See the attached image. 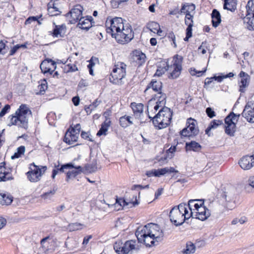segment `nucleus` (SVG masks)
Segmentation results:
<instances>
[{
    "label": "nucleus",
    "instance_id": "obj_1",
    "mask_svg": "<svg viewBox=\"0 0 254 254\" xmlns=\"http://www.w3.org/2000/svg\"><path fill=\"white\" fill-rule=\"evenodd\" d=\"M234 188L233 187L221 189L215 188L213 191L209 194V207H216L219 210H221V207L232 209L234 207L232 202L234 198Z\"/></svg>",
    "mask_w": 254,
    "mask_h": 254
},
{
    "label": "nucleus",
    "instance_id": "obj_2",
    "mask_svg": "<svg viewBox=\"0 0 254 254\" xmlns=\"http://www.w3.org/2000/svg\"><path fill=\"white\" fill-rule=\"evenodd\" d=\"M106 31L114 37L119 43H127L133 38L134 35L131 28L127 26L125 28L123 19L121 17L113 19L108 18L106 22Z\"/></svg>",
    "mask_w": 254,
    "mask_h": 254
},
{
    "label": "nucleus",
    "instance_id": "obj_3",
    "mask_svg": "<svg viewBox=\"0 0 254 254\" xmlns=\"http://www.w3.org/2000/svg\"><path fill=\"white\" fill-rule=\"evenodd\" d=\"M31 114V111L25 104L20 106L19 109L15 112L14 116H10V123L8 124L9 126L16 125L20 127L27 128L29 116Z\"/></svg>",
    "mask_w": 254,
    "mask_h": 254
},
{
    "label": "nucleus",
    "instance_id": "obj_4",
    "mask_svg": "<svg viewBox=\"0 0 254 254\" xmlns=\"http://www.w3.org/2000/svg\"><path fill=\"white\" fill-rule=\"evenodd\" d=\"M183 57L180 55H176L174 57L173 64L169 65L167 63L166 65L161 69H157L155 75L158 76H161L165 72L168 71L170 75L169 78L175 79L178 78L181 74L182 69Z\"/></svg>",
    "mask_w": 254,
    "mask_h": 254
},
{
    "label": "nucleus",
    "instance_id": "obj_5",
    "mask_svg": "<svg viewBox=\"0 0 254 254\" xmlns=\"http://www.w3.org/2000/svg\"><path fill=\"white\" fill-rule=\"evenodd\" d=\"M169 217L171 222L175 226L182 225L186 219L190 217L189 211L187 209V205L181 203L174 207L170 212Z\"/></svg>",
    "mask_w": 254,
    "mask_h": 254
},
{
    "label": "nucleus",
    "instance_id": "obj_6",
    "mask_svg": "<svg viewBox=\"0 0 254 254\" xmlns=\"http://www.w3.org/2000/svg\"><path fill=\"white\" fill-rule=\"evenodd\" d=\"M172 112L168 107L162 108L157 115L153 118L149 115L148 117L152 121L154 127L158 129H161L167 127L171 123L172 116Z\"/></svg>",
    "mask_w": 254,
    "mask_h": 254
},
{
    "label": "nucleus",
    "instance_id": "obj_7",
    "mask_svg": "<svg viewBox=\"0 0 254 254\" xmlns=\"http://www.w3.org/2000/svg\"><path fill=\"white\" fill-rule=\"evenodd\" d=\"M126 68L127 65L123 62L116 64L110 75V82L115 84H122V79L126 75Z\"/></svg>",
    "mask_w": 254,
    "mask_h": 254
},
{
    "label": "nucleus",
    "instance_id": "obj_8",
    "mask_svg": "<svg viewBox=\"0 0 254 254\" xmlns=\"http://www.w3.org/2000/svg\"><path fill=\"white\" fill-rule=\"evenodd\" d=\"M47 168L46 166H37L34 163L31 164L29 167L30 170L26 173L28 180L32 182L39 181Z\"/></svg>",
    "mask_w": 254,
    "mask_h": 254
},
{
    "label": "nucleus",
    "instance_id": "obj_9",
    "mask_svg": "<svg viewBox=\"0 0 254 254\" xmlns=\"http://www.w3.org/2000/svg\"><path fill=\"white\" fill-rule=\"evenodd\" d=\"M240 114L237 115L234 112H231L225 118V132L230 136H234L236 131V125L234 121H238Z\"/></svg>",
    "mask_w": 254,
    "mask_h": 254
},
{
    "label": "nucleus",
    "instance_id": "obj_10",
    "mask_svg": "<svg viewBox=\"0 0 254 254\" xmlns=\"http://www.w3.org/2000/svg\"><path fill=\"white\" fill-rule=\"evenodd\" d=\"M247 14L244 18V22L246 23L247 28L249 30H254V0L248 1L246 5Z\"/></svg>",
    "mask_w": 254,
    "mask_h": 254
},
{
    "label": "nucleus",
    "instance_id": "obj_11",
    "mask_svg": "<svg viewBox=\"0 0 254 254\" xmlns=\"http://www.w3.org/2000/svg\"><path fill=\"white\" fill-rule=\"evenodd\" d=\"M138 228H141L142 230H144L147 235H149L156 239L157 243L161 241L163 234L162 231H160V228L158 225L151 223L147 224L143 227H138Z\"/></svg>",
    "mask_w": 254,
    "mask_h": 254
},
{
    "label": "nucleus",
    "instance_id": "obj_12",
    "mask_svg": "<svg viewBox=\"0 0 254 254\" xmlns=\"http://www.w3.org/2000/svg\"><path fill=\"white\" fill-rule=\"evenodd\" d=\"M136 241L129 240L126 241L123 246L120 243H115L114 248L118 254H127L133 250H138L139 248L136 247Z\"/></svg>",
    "mask_w": 254,
    "mask_h": 254
},
{
    "label": "nucleus",
    "instance_id": "obj_13",
    "mask_svg": "<svg viewBox=\"0 0 254 254\" xmlns=\"http://www.w3.org/2000/svg\"><path fill=\"white\" fill-rule=\"evenodd\" d=\"M150 88H151L153 91L157 93V94L155 95L156 98H158V101L160 103L163 104L164 101L166 100V95L162 92V82L159 80L152 79L146 87L144 92H146V91Z\"/></svg>",
    "mask_w": 254,
    "mask_h": 254
},
{
    "label": "nucleus",
    "instance_id": "obj_14",
    "mask_svg": "<svg viewBox=\"0 0 254 254\" xmlns=\"http://www.w3.org/2000/svg\"><path fill=\"white\" fill-rule=\"evenodd\" d=\"M135 235L138 242L144 243L146 247H150L156 245L155 244V243H157L156 239L153 238L149 235H147L145 231L142 230L141 228H137Z\"/></svg>",
    "mask_w": 254,
    "mask_h": 254
},
{
    "label": "nucleus",
    "instance_id": "obj_15",
    "mask_svg": "<svg viewBox=\"0 0 254 254\" xmlns=\"http://www.w3.org/2000/svg\"><path fill=\"white\" fill-rule=\"evenodd\" d=\"M196 121L192 118L188 119L187 120L188 126L184 128L181 132L182 136L185 137H193L196 135L199 130L196 127Z\"/></svg>",
    "mask_w": 254,
    "mask_h": 254
},
{
    "label": "nucleus",
    "instance_id": "obj_16",
    "mask_svg": "<svg viewBox=\"0 0 254 254\" xmlns=\"http://www.w3.org/2000/svg\"><path fill=\"white\" fill-rule=\"evenodd\" d=\"M198 203L194 204L193 213H195V217L201 221L206 219V208L204 205V199H199Z\"/></svg>",
    "mask_w": 254,
    "mask_h": 254
},
{
    "label": "nucleus",
    "instance_id": "obj_17",
    "mask_svg": "<svg viewBox=\"0 0 254 254\" xmlns=\"http://www.w3.org/2000/svg\"><path fill=\"white\" fill-rule=\"evenodd\" d=\"M83 7L79 4L75 5L66 14V16L70 15L69 21L71 24H74L79 21L82 18Z\"/></svg>",
    "mask_w": 254,
    "mask_h": 254
},
{
    "label": "nucleus",
    "instance_id": "obj_18",
    "mask_svg": "<svg viewBox=\"0 0 254 254\" xmlns=\"http://www.w3.org/2000/svg\"><path fill=\"white\" fill-rule=\"evenodd\" d=\"M40 68L44 74L49 73L52 74L56 69V63L51 59H48L43 61L40 64Z\"/></svg>",
    "mask_w": 254,
    "mask_h": 254
},
{
    "label": "nucleus",
    "instance_id": "obj_19",
    "mask_svg": "<svg viewBox=\"0 0 254 254\" xmlns=\"http://www.w3.org/2000/svg\"><path fill=\"white\" fill-rule=\"evenodd\" d=\"M138 202L136 199L135 201L127 202L122 198H117L116 203H115V207L117 210L122 209L124 207L127 206V208L132 207L138 204Z\"/></svg>",
    "mask_w": 254,
    "mask_h": 254
},
{
    "label": "nucleus",
    "instance_id": "obj_20",
    "mask_svg": "<svg viewBox=\"0 0 254 254\" xmlns=\"http://www.w3.org/2000/svg\"><path fill=\"white\" fill-rule=\"evenodd\" d=\"M242 115L248 122L254 123V107L248 102L245 106Z\"/></svg>",
    "mask_w": 254,
    "mask_h": 254
},
{
    "label": "nucleus",
    "instance_id": "obj_21",
    "mask_svg": "<svg viewBox=\"0 0 254 254\" xmlns=\"http://www.w3.org/2000/svg\"><path fill=\"white\" fill-rule=\"evenodd\" d=\"M240 167L244 170H249L254 165V158L252 156L242 157L239 162Z\"/></svg>",
    "mask_w": 254,
    "mask_h": 254
},
{
    "label": "nucleus",
    "instance_id": "obj_22",
    "mask_svg": "<svg viewBox=\"0 0 254 254\" xmlns=\"http://www.w3.org/2000/svg\"><path fill=\"white\" fill-rule=\"evenodd\" d=\"M239 75L241 78L239 91L241 93H244L246 91L245 88L248 87L249 85L250 76L248 73L243 71H241Z\"/></svg>",
    "mask_w": 254,
    "mask_h": 254
},
{
    "label": "nucleus",
    "instance_id": "obj_23",
    "mask_svg": "<svg viewBox=\"0 0 254 254\" xmlns=\"http://www.w3.org/2000/svg\"><path fill=\"white\" fill-rule=\"evenodd\" d=\"M79 134L78 132L75 133L73 130L71 131L69 128L65 132L64 141L69 145H71L77 141Z\"/></svg>",
    "mask_w": 254,
    "mask_h": 254
},
{
    "label": "nucleus",
    "instance_id": "obj_24",
    "mask_svg": "<svg viewBox=\"0 0 254 254\" xmlns=\"http://www.w3.org/2000/svg\"><path fill=\"white\" fill-rule=\"evenodd\" d=\"M93 18L92 16H88L87 18H85L83 17L81 19L78 21V23L77 24V26L82 29L88 30L92 26V23H94L92 22Z\"/></svg>",
    "mask_w": 254,
    "mask_h": 254
},
{
    "label": "nucleus",
    "instance_id": "obj_25",
    "mask_svg": "<svg viewBox=\"0 0 254 254\" xmlns=\"http://www.w3.org/2000/svg\"><path fill=\"white\" fill-rule=\"evenodd\" d=\"M132 58L138 66H141L145 62L146 56L139 51H135L133 52Z\"/></svg>",
    "mask_w": 254,
    "mask_h": 254
},
{
    "label": "nucleus",
    "instance_id": "obj_26",
    "mask_svg": "<svg viewBox=\"0 0 254 254\" xmlns=\"http://www.w3.org/2000/svg\"><path fill=\"white\" fill-rule=\"evenodd\" d=\"M4 165V163H0V182H4L13 179L11 174L6 171Z\"/></svg>",
    "mask_w": 254,
    "mask_h": 254
},
{
    "label": "nucleus",
    "instance_id": "obj_27",
    "mask_svg": "<svg viewBox=\"0 0 254 254\" xmlns=\"http://www.w3.org/2000/svg\"><path fill=\"white\" fill-rule=\"evenodd\" d=\"M74 166L72 163H67L61 166L59 164L57 166H55V168L53 170L52 178L54 179L56 176L59 173H63L64 172V169H68L73 168Z\"/></svg>",
    "mask_w": 254,
    "mask_h": 254
},
{
    "label": "nucleus",
    "instance_id": "obj_28",
    "mask_svg": "<svg viewBox=\"0 0 254 254\" xmlns=\"http://www.w3.org/2000/svg\"><path fill=\"white\" fill-rule=\"evenodd\" d=\"M211 16L212 26L214 27H217L221 22L220 13L216 9H213Z\"/></svg>",
    "mask_w": 254,
    "mask_h": 254
},
{
    "label": "nucleus",
    "instance_id": "obj_29",
    "mask_svg": "<svg viewBox=\"0 0 254 254\" xmlns=\"http://www.w3.org/2000/svg\"><path fill=\"white\" fill-rule=\"evenodd\" d=\"M66 31V26L62 24L61 25H55L53 30L52 35L54 37H63Z\"/></svg>",
    "mask_w": 254,
    "mask_h": 254
},
{
    "label": "nucleus",
    "instance_id": "obj_30",
    "mask_svg": "<svg viewBox=\"0 0 254 254\" xmlns=\"http://www.w3.org/2000/svg\"><path fill=\"white\" fill-rule=\"evenodd\" d=\"M195 246L191 242H188L185 248L180 252L179 254H192L195 253Z\"/></svg>",
    "mask_w": 254,
    "mask_h": 254
},
{
    "label": "nucleus",
    "instance_id": "obj_31",
    "mask_svg": "<svg viewBox=\"0 0 254 254\" xmlns=\"http://www.w3.org/2000/svg\"><path fill=\"white\" fill-rule=\"evenodd\" d=\"M195 9V5L193 4L186 3L184 4L181 9V12L184 13L186 14L188 13L190 15H193L194 13V10Z\"/></svg>",
    "mask_w": 254,
    "mask_h": 254
},
{
    "label": "nucleus",
    "instance_id": "obj_32",
    "mask_svg": "<svg viewBox=\"0 0 254 254\" xmlns=\"http://www.w3.org/2000/svg\"><path fill=\"white\" fill-rule=\"evenodd\" d=\"M130 107L135 116H140V115L142 114L143 111V104L133 102L131 103Z\"/></svg>",
    "mask_w": 254,
    "mask_h": 254
},
{
    "label": "nucleus",
    "instance_id": "obj_33",
    "mask_svg": "<svg viewBox=\"0 0 254 254\" xmlns=\"http://www.w3.org/2000/svg\"><path fill=\"white\" fill-rule=\"evenodd\" d=\"M223 8L232 12L236 9L237 3L234 0H224Z\"/></svg>",
    "mask_w": 254,
    "mask_h": 254
},
{
    "label": "nucleus",
    "instance_id": "obj_34",
    "mask_svg": "<svg viewBox=\"0 0 254 254\" xmlns=\"http://www.w3.org/2000/svg\"><path fill=\"white\" fill-rule=\"evenodd\" d=\"M186 148L187 150L198 151L201 148V146L196 142L191 141L190 142H187L186 143Z\"/></svg>",
    "mask_w": 254,
    "mask_h": 254
},
{
    "label": "nucleus",
    "instance_id": "obj_35",
    "mask_svg": "<svg viewBox=\"0 0 254 254\" xmlns=\"http://www.w3.org/2000/svg\"><path fill=\"white\" fill-rule=\"evenodd\" d=\"M73 168L75 169L71 171H68L66 174L67 181L69 179L75 177L82 172V168L80 166L75 167H74Z\"/></svg>",
    "mask_w": 254,
    "mask_h": 254
},
{
    "label": "nucleus",
    "instance_id": "obj_36",
    "mask_svg": "<svg viewBox=\"0 0 254 254\" xmlns=\"http://www.w3.org/2000/svg\"><path fill=\"white\" fill-rule=\"evenodd\" d=\"M1 197L0 199V203L2 205H9L12 201V197L7 194L0 193Z\"/></svg>",
    "mask_w": 254,
    "mask_h": 254
},
{
    "label": "nucleus",
    "instance_id": "obj_37",
    "mask_svg": "<svg viewBox=\"0 0 254 254\" xmlns=\"http://www.w3.org/2000/svg\"><path fill=\"white\" fill-rule=\"evenodd\" d=\"M57 190V187L55 186L52 190H50V191H48L41 195V197L44 199L51 200L55 194Z\"/></svg>",
    "mask_w": 254,
    "mask_h": 254
},
{
    "label": "nucleus",
    "instance_id": "obj_38",
    "mask_svg": "<svg viewBox=\"0 0 254 254\" xmlns=\"http://www.w3.org/2000/svg\"><path fill=\"white\" fill-rule=\"evenodd\" d=\"M223 125V121L220 120H213L211 121L207 127V133L212 129L217 128L219 126Z\"/></svg>",
    "mask_w": 254,
    "mask_h": 254
},
{
    "label": "nucleus",
    "instance_id": "obj_39",
    "mask_svg": "<svg viewBox=\"0 0 254 254\" xmlns=\"http://www.w3.org/2000/svg\"><path fill=\"white\" fill-rule=\"evenodd\" d=\"M25 151V148L24 146H20L17 149V151L14 153V155L11 156V159L18 158L23 155Z\"/></svg>",
    "mask_w": 254,
    "mask_h": 254
},
{
    "label": "nucleus",
    "instance_id": "obj_40",
    "mask_svg": "<svg viewBox=\"0 0 254 254\" xmlns=\"http://www.w3.org/2000/svg\"><path fill=\"white\" fill-rule=\"evenodd\" d=\"M97 168L96 161H94L92 163L87 164L85 166L86 170L90 173L96 172Z\"/></svg>",
    "mask_w": 254,
    "mask_h": 254
},
{
    "label": "nucleus",
    "instance_id": "obj_41",
    "mask_svg": "<svg viewBox=\"0 0 254 254\" xmlns=\"http://www.w3.org/2000/svg\"><path fill=\"white\" fill-rule=\"evenodd\" d=\"M207 79H209V80L207 81V85H209L213 80H215L218 82H221L224 79H225V77L224 74H223L222 73H220L217 76L216 75H214L213 77L210 78L207 77Z\"/></svg>",
    "mask_w": 254,
    "mask_h": 254
},
{
    "label": "nucleus",
    "instance_id": "obj_42",
    "mask_svg": "<svg viewBox=\"0 0 254 254\" xmlns=\"http://www.w3.org/2000/svg\"><path fill=\"white\" fill-rule=\"evenodd\" d=\"M82 224L79 223H73L68 225L67 229L69 231H74L80 230L82 228Z\"/></svg>",
    "mask_w": 254,
    "mask_h": 254
},
{
    "label": "nucleus",
    "instance_id": "obj_43",
    "mask_svg": "<svg viewBox=\"0 0 254 254\" xmlns=\"http://www.w3.org/2000/svg\"><path fill=\"white\" fill-rule=\"evenodd\" d=\"M110 123V121H109L108 123L104 122V124L102 125L101 127L100 128V129L97 133V135L98 136H101L103 134H106V132L108 130V127L109 126Z\"/></svg>",
    "mask_w": 254,
    "mask_h": 254
},
{
    "label": "nucleus",
    "instance_id": "obj_44",
    "mask_svg": "<svg viewBox=\"0 0 254 254\" xmlns=\"http://www.w3.org/2000/svg\"><path fill=\"white\" fill-rule=\"evenodd\" d=\"M206 71V67L203 69L202 70H197L195 68L191 69L190 71V74L192 76L196 75L197 77L202 76Z\"/></svg>",
    "mask_w": 254,
    "mask_h": 254
},
{
    "label": "nucleus",
    "instance_id": "obj_45",
    "mask_svg": "<svg viewBox=\"0 0 254 254\" xmlns=\"http://www.w3.org/2000/svg\"><path fill=\"white\" fill-rule=\"evenodd\" d=\"M160 25L159 24L155 22L152 21L149 22L147 24V28L152 32L155 33V30H157L158 28H159Z\"/></svg>",
    "mask_w": 254,
    "mask_h": 254
},
{
    "label": "nucleus",
    "instance_id": "obj_46",
    "mask_svg": "<svg viewBox=\"0 0 254 254\" xmlns=\"http://www.w3.org/2000/svg\"><path fill=\"white\" fill-rule=\"evenodd\" d=\"M64 70H65L66 72H74L78 70V68L75 64H68L67 65H65Z\"/></svg>",
    "mask_w": 254,
    "mask_h": 254
},
{
    "label": "nucleus",
    "instance_id": "obj_47",
    "mask_svg": "<svg viewBox=\"0 0 254 254\" xmlns=\"http://www.w3.org/2000/svg\"><path fill=\"white\" fill-rule=\"evenodd\" d=\"M198 200L199 199H191L189 201L188 205H187V207L188 206L190 211V213L189 214L190 216L192 215L193 213V207H194V204L198 203Z\"/></svg>",
    "mask_w": 254,
    "mask_h": 254
},
{
    "label": "nucleus",
    "instance_id": "obj_48",
    "mask_svg": "<svg viewBox=\"0 0 254 254\" xmlns=\"http://www.w3.org/2000/svg\"><path fill=\"white\" fill-rule=\"evenodd\" d=\"M155 177H160L161 176L164 175L167 173V171L165 168L154 169Z\"/></svg>",
    "mask_w": 254,
    "mask_h": 254
},
{
    "label": "nucleus",
    "instance_id": "obj_49",
    "mask_svg": "<svg viewBox=\"0 0 254 254\" xmlns=\"http://www.w3.org/2000/svg\"><path fill=\"white\" fill-rule=\"evenodd\" d=\"M193 26L192 25H190V26H188L186 29V36L184 38V40L185 41H188L191 36H192V27Z\"/></svg>",
    "mask_w": 254,
    "mask_h": 254
},
{
    "label": "nucleus",
    "instance_id": "obj_50",
    "mask_svg": "<svg viewBox=\"0 0 254 254\" xmlns=\"http://www.w3.org/2000/svg\"><path fill=\"white\" fill-rule=\"evenodd\" d=\"M193 15H190V14H186V18H185V24L188 25V26H190V25H193Z\"/></svg>",
    "mask_w": 254,
    "mask_h": 254
},
{
    "label": "nucleus",
    "instance_id": "obj_51",
    "mask_svg": "<svg viewBox=\"0 0 254 254\" xmlns=\"http://www.w3.org/2000/svg\"><path fill=\"white\" fill-rule=\"evenodd\" d=\"M165 36H166L170 41H172L173 44L174 45V47H177V45L176 43V37L174 33L173 32H170L167 34H165Z\"/></svg>",
    "mask_w": 254,
    "mask_h": 254
},
{
    "label": "nucleus",
    "instance_id": "obj_52",
    "mask_svg": "<svg viewBox=\"0 0 254 254\" xmlns=\"http://www.w3.org/2000/svg\"><path fill=\"white\" fill-rule=\"evenodd\" d=\"M128 0H111V4L114 8L118 7L119 5L122 2H127Z\"/></svg>",
    "mask_w": 254,
    "mask_h": 254
},
{
    "label": "nucleus",
    "instance_id": "obj_53",
    "mask_svg": "<svg viewBox=\"0 0 254 254\" xmlns=\"http://www.w3.org/2000/svg\"><path fill=\"white\" fill-rule=\"evenodd\" d=\"M120 123L121 126L123 127H128L127 120L126 119V116L122 117L120 119Z\"/></svg>",
    "mask_w": 254,
    "mask_h": 254
},
{
    "label": "nucleus",
    "instance_id": "obj_54",
    "mask_svg": "<svg viewBox=\"0 0 254 254\" xmlns=\"http://www.w3.org/2000/svg\"><path fill=\"white\" fill-rule=\"evenodd\" d=\"M216 116L215 111L210 107H207V117L213 118Z\"/></svg>",
    "mask_w": 254,
    "mask_h": 254
},
{
    "label": "nucleus",
    "instance_id": "obj_55",
    "mask_svg": "<svg viewBox=\"0 0 254 254\" xmlns=\"http://www.w3.org/2000/svg\"><path fill=\"white\" fill-rule=\"evenodd\" d=\"M10 108V107L9 105H6L1 110L0 112V117H2L4 116L5 114L7 112L8 110H9Z\"/></svg>",
    "mask_w": 254,
    "mask_h": 254
},
{
    "label": "nucleus",
    "instance_id": "obj_56",
    "mask_svg": "<svg viewBox=\"0 0 254 254\" xmlns=\"http://www.w3.org/2000/svg\"><path fill=\"white\" fill-rule=\"evenodd\" d=\"M194 245L195 246V248L196 247L201 248L202 247L205 246V241L204 240H200V239L197 240L196 241V243L194 244Z\"/></svg>",
    "mask_w": 254,
    "mask_h": 254
},
{
    "label": "nucleus",
    "instance_id": "obj_57",
    "mask_svg": "<svg viewBox=\"0 0 254 254\" xmlns=\"http://www.w3.org/2000/svg\"><path fill=\"white\" fill-rule=\"evenodd\" d=\"M207 167H209V168H212V173H211V175H213L215 172V170H216V163H214L212 162H207Z\"/></svg>",
    "mask_w": 254,
    "mask_h": 254
},
{
    "label": "nucleus",
    "instance_id": "obj_58",
    "mask_svg": "<svg viewBox=\"0 0 254 254\" xmlns=\"http://www.w3.org/2000/svg\"><path fill=\"white\" fill-rule=\"evenodd\" d=\"M101 103V100L99 99H96L92 104H90V107L92 109L95 110Z\"/></svg>",
    "mask_w": 254,
    "mask_h": 254
},
{
    "label": "nucleus",
    "instance_id": "obj_59",
    "mask_svg": "<svg viewBox=\"0 0 254 254\" xmlns=\"http://www.w3.org/2000/svg\"><path fill=\"white\" fill-rule=\"evenodd\" d=\"M37 20V17L36 16H31L28 18L25 22V24L26 25L30 24L32 21H36Z\"/></svg>",
    "mask_w": 254,
    "mask_h": 254
},
{
    "label": "nucleus",
    "instance_id": "obj_60",
    "mask_svg": "<svg viewBox=\"0 0 254 254\" xmlns=\"http://www.w3.org/2000/svg\"><path fill=\"white\" fill-rule=\"evenodd\" d=\"M81 127L80 124H76L74 127H72L70 130H73L75 133H77L78 132V134H79V132L80 131Z\"/></svg>",
    "mask_w": 254,
    "mask_h": 254
},
{
    "label": "nucleus",
    "instance_id": "obj_61",
    "mask_svg": "<svg viewBox=\"0 0 254 254\" xmlns=\"http://www.w3.org/2000/svg\"><path fill=\"white\" fill-rule=\"evenodd\" d=\"M81 136L82 137V138H83L84 139H87L90 141H92V140L91 139V138L89 137V134L88 133V132H86L83 131H82V132L81 133Z\"/></svg>",
    "mask_w": 254,
    "mask_h": 254
},
{
    "label": "nucleus",
    "instance_id": "obj_62",
    "mask_svg": "<svg viewBox=\"0 0 254 254\" xmlns=\"http://www.w3.org/2000/svg\"><path fill=\"white\" fill-rule=\"evenodd\" d=\"M97 60V58H94V57H92L91 59L89 61V64L88 65V68H92L95 65L94 61Z\"/></svg>",
    "mask_w": 254,
    "mask_h": 254
},
{
    "label": "nucleus",
    "instance_id": "obj_63",
    "mask_svg": "<svg viewBox=\"0 0 254 254\" xmlns=\"http://www.w3.org/2000/svg\"><path fill=\"white\" fill-rule=\"evenodd\" d=\"M72 101L74 105L76 106H78L79 104L80 99L78 96H75L72 98Z\"/></svg>",
    "mask_w": 254,
    "mask_h": 254
},
{
    "label": "nucleus",
    "instance_id": "obj_64",
    "mask_svg": "<svg viewBox=\"0 0 254 254\" xmlns=\"http://www.w3.org/2000/svg\"><path fill=\"white\" fill-rule=\"evenodd\" d=\"M249 184L254 188V176L250 177L249 179Z\"/></svg>",
    "mask_w": 254,
    "mask_h": 254
}]
</instances>
